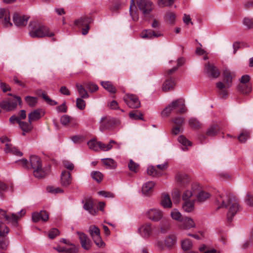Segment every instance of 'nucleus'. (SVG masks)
<instances>
[{
	"mask_svg": "<svg viewBox=\"0 0 253 253\" xmlns=\"http://www.w3.org/2000/svg\"><path fill=\"white\" fill-rule=\"evenodd\" d=\"M237 89L243 94H248L251 91V86L246 84H240L237 86Z\"/></svg>",
	"mask_w": 253,
	"mask_h": 253,
	"instance_id": "38",
	"label": "nucleus"
},
{
	"mask_svg": "<svg viewBox=\"0 0 253 253\" xmlns=\"http://www.w3.org/2000/svg\"><path fill=\"white\" fill-rule=\"evenodd\" d=\"M194 200L184 201L182 206L183 210L187 212L193 211L194 209Z\"/></svg>",
	"mask_w": 253,
	"mask_h": 253,
	"instance_id": "34",
	"label": "nucleus"
},
{
	"mask_svg": "<svg viewBox=\"0 0 253 253\" xmlns=\"http://www.w3.org/2000/svg\"><path fill=\"white\" fill-rule=\"evenodd\" d=\"M9 232V228L2 222H0V237H5Z\"/></svg>",
	"mask_w": 253,
	"mask_h": 253,
	"instance_id": "50",
	"label": "nucleus"
},
{
	"mask_svg": "<svg viewBox=\"0 0 253 253\" xmlns=\"http://www.w3.org/2000/svg\"><path fill=\"white\" fill-rule=\"evenodd\" d=\"M77 86L78 92L81 97L86 98L88 97L87 92L82 85L77 84Z\"/></svg>",
	"mask_w": 253,
	"mask_h": 253,
	"instance_id": "52",
	"label": "nucleus"
},
{
	"mask_svg": "<svg viewBox=\"0 0 253 253\" xmlns=\"http://www.w3.org/2000/svg\"><path fill=\"white\" fill-rule=\"evenodd\" d=\"M211 194L205 191H200L197 195V200L198 202L202 203L205 202L209 198Z\"/></svg>",
	"mask_w": 253,
	"mask_h": 253,
	"instance_id": "35",
	"label": "nucleus"
},
{
	"mask_svg": "<svg viewBox=\"0 0 253 253\" xmlns=\"http://www.w3.org/2000/svg\"><path fill=\"white\" fill-rule=\"evenodd\" d=\"M88 232L97 247H102L105 246V243L101 238L98 227L95 225H91L89 227Z\"/></svg>",
	"mask_w": 253,
	"mask_h": 253,
	"instance_id": "7",
	"label": "nucleus"
},
{
	"mask_svg": "<svg viewBox=\"0 0 253 253\" xmlns=\"http://www.w3.org/2000/svg\"><path fill=\"white\" fill-rule=\"evenodd\" d=\"M173 110L177 114H183L187 112L184 100L182 98L176 99L171 103Z\"/></svg>",
	"mask_w": 253,
	"mask_h": 253,
	"instance_id": "12",
	"label": "nucleus"
},
{
	"mask_svg": "<svg viewBox=\"0 0 253 253\" xmlns=\"http://www.w3.org/2000/svg\"><path fill=\"white\" fill-rule=\"evenodd\" d=\"M129 13L134 21H136L138 20V14L136 11V7L135 4L134 0H131L129 7Z\"/></svg>",
	"mask_w": 253,
	"mask_h": 253,
	"instance_id": "30",
	"label": "nucleus"
},
{
	"mask_svg": "<svg viewBox=\"0 0 253 253\" xmlns=\"http://www.w3.org/2000/svg\"><path fill=\"white\" fill-rule=\"evenodd\" d=\"M175 179L180 183H184L187 180V175L184 173H178L176 175Z\"/></svg>",
	"mask_w": 253,
	"mask_h": 253,
	"instance_id": "53",
	"label": "nucleus"
},
{
	"mask_svg": "<svg viewBox=\"0 0 253 253\" xmlns=\"http://www.w3.org/2000/svg\"><path fill=\"white\" fill-rule=\"evenodd\" d=\"M82 203L84 204V209L87 211L89 213L94 215L96 211L93 209V202L91 199H86L84 201H83Z\"/></svg>",
	"mask_w": 253,
	"mask_h": 253,
	"instance_id": "25",
	"label": "nucleus"
},
{
	"mask_svg": "<svg viewBox=\"0 0 253 253\" xmlns=\"http://www.w3.org/2000/svg\"><path fill=\"white\" fill-rule=\"evenodd\" d=\"M46 190L48 193L52 194H57L63 192V190L61 188L56 187L55 186H48L46 187Z\"/></svg>",
	"mask_w": 253,
	"mask_h": 253,
	"instance_id": "42",
	"label": "nucleus"
},
{
	"mask_svg": "<svg viewBox=\"0 0 253 253\" xmlns=\"http://www.w3.org/2000/svg\"><path fill=\"white\" fill-rule=\"evenodd\" d=\"M91 176L92 178L98 182L102 181L103 174L98 171H94L91 172Z\"/></svg>",
	"mask_w": 253,
	"mask_h": 253,
	"instance_id": "54",
	"label": "nucleus"
},
{
	"mask_svg": "<svg viewBox=\"0 0 253 253\" xmlns=\"http://www.w3.org/2000/svg\"><path fill=\"white\" fill-rule=\"evenodd\" d=\"M205 72L213 78L218 77L220 72L218 69L213 64L208 63L205 65Z\"/></svg>",
	"mask_w": 253,
	"mask_h": 253,
	"instance_id": "18",
	"label": "nucleus"
},
{
	"mask_svg": "<svg viewBox=\"0 0 253 253\" xmlns=\"http://www.w3.org/2000/svg\"><path fill=\"white\" fill-rule=\"evenodd\" d=\"M8 95L10 97L0 102V107L6 111H11L17 107L18 103L21 105L22 99L20 97L12 95L11 93H8Z\"/></svg>",
	"mask_w": 253,
	"mask_h": 253,
	"instance_id": "5",
	"label": "nucleus"
},
{
	"mask_svg": "<svg viewBox=\"0 0 253 253\" xmlns=\"http://www.w3.org/2000/svg\"><path fill=\"white\" fill-rule=\"evenodd\" d=\"M179 222V227L181 229L189 230L196 226L193 219L189 217H183Z\"/></svg>",
	"mask_w": 253,
	"mask_h": 253,
	"instance_id": "16",
	"label": "nucleus"
},
{
	"mask_svg": "<svg viewBox=\"0 0 253 253\" xmlns=\"http://www.w3.org/2000/svg\"><path fill=\"white\" fill-rule=\"evenodd\" d=\"M122 143L118 142L113 139H110L108 143L105 144L101 141H97L95 139L93 138L87 142V145L90 149L98 152L99 150L103 151H109L113 148L116 149L121 148Z\"/></svg>",
	"mask_w": 253,
	"mask_h": 253,
	"instance_id": "3",
	"label": "nucleus"
},
{
	"mask_svg": "<svg viewBox=\"0 0 253 253\" xmlns=\"http://www.w3.org/2000/svg\"><path fill=\"white\" fill-rule=\"evenodd\" d=\"M159 225V229L161 233H166L170 228V222L169 220L166 217H163L161 219Z\"/></svg>",
	"mask_w": 253,
	"mask_h": 253,
	"instance_id": "23",
	"label": "nucleus"
},
{
	"mask_svg": "<svg viewBox=\"0 0 253 253\" xmlns=\"http://www.w3.org/2000/svg\"><path fill=\"white\" fill-rule=\"evenodd\" d=\"M31 123H30L29 121L28 122H24L23 121L19 122V126L23 131L22 133L23 135H25V132H29L33 129V127Z\"/></svg>",
	"mask_w": 253,
	"mask_h": 253,
	"instance_id": "31",
	"label": "nucleus"
},
{
	"mask_svg": "<svg viewBox=\"0 0 253 253\" xmlns=\"http://www.w3.org/2000/svg\"><path fill=\"white\" fill-rule=\"evenodd\" d=\"M102 161L105 165L109 166L111 169H115L117 167L116 162L111 158L103 159Z\"/></svg>",
	"mask_w": 253,
	"mask_h": 253,
	"instance_id": "46",
	"label": "nucleus"
},
{
	"mask_svg": "<svg viewBox=\"0 0 253 253\" xmlns=\"http://www.w3.org/2000/svg\"><path fill=\"white\" fill-rule=\"evenodd\" d=\"M29 26V34L32 38H42L45 36L52 37L54 36L53 32H50L46 27L38 22H30Z\"/></svg>",
	"mask_w": 253,
	"mask_h": 253,
	"instance_id": "4",
	"label": "nucleus"
},
{
	"mask_svg": "<svg viewBox=\"0 0 253 253\" xmlns=\"http://www.w3.org/2000/svg\"><path fill=\"white\" fill-rule=\"evenodd\" d=\"M101 85L107 90L111 93H114L116 91V89L112 84L109 82H102Z\"/></svg>",
	"mask_w": 253,
	"mask_h": 253,
	"instance_id": "40",
	"label": "nucleus"
},
{
	"mask_svg": "<svg viewBox=\"0 0 253 253\" xmlns=\"http://www.w3.org/2000/svg\"><path fill=\"white\" fill-rule=\"evenodd\" d=\"M175 18V13L170 11H167L164 16L165 21L170 24H173L174 23Z\"/></svg>",
	"mask_w": 253,
	"mask_h": 253,
	"instance_id": "32",
	"label": "nucleus"
},
{
	"mask_svg": "<svg viewBox=\"0 0 253 253\" xmlns=\"http://www.w3.org/2000/svg\"><path fill=\"white\" fill-rule=\"evenodd\" d=\"M9 242L7 239L0 238V249L6 250L9 246Z\"/></svg>",
	"mask_w": 253,
	"mask_h": 253,
	"instance_id": "59",
	"label": "nucleus"
},
{
	"mask_svg": "<svg viewBox=\"0 0 253 253\" xmlns=\"http://www.w3.org/2000/svg\"><path fill=\"white\" fill-rule=\"evenodd\" d=\"M249 133L247 131H243L238 136V139L242 143L245 142L249 138Z\"/></svg>",
	"mask_w": 253,
	"mask_h": 253,
	"instance_id": "62",
	"label": "nucleus"
},
{
	"mask_svg": "<svg viewBox=\"0 0 253 253\" xmlns=\"http://www.w3.org/2000/svg\"><path fill=\"white\" fill-rule=\"evenodd\" d=\"M153 227L150 223H145L138 228V233L144 239H148L153 234Z\"/></svg>",
	"mask_w": 253,
	"mask_h": 253,
	"instance_id": "9",
	"label": "nucleus"
},
{
	"mask_svg": "<svg viewBox=\"0 0 253 253\" xmlns=\"http://www.w3.org/2000/svg\"><path fill=\"white\" fill-rule=\"evenodd\" d=\"M162 34L160 32L155 33L153 31L148 29L143 31L140 36L141 38L144 39H153L155 38L161 37Z\"/></svg>",
	"mask_w": 253,
	"mask_h": 253,
	"instance_id": "20",
	"label": "nucleus"
},
{
	"mask_svg": "<svg viewBox=\"0 0 253 253\" xmlns=\"http://www.w3.org/2000/svg\"><path fill=\"white\" fill-rule=\"evenodd\" d=\"M177 65L175 67H173L172 68L169 69L166 73V76L167 77H169V76L173 73L180 66H181L184 63V59L182 58H179L176 61H175Z\"/></svg>",
	"mask_w": 253,
	"mask_h": 253,
	"instance_id": "36",
	"label": "nucleus"
},
{
	"mask_svg": "<svg viewBox=\"0 0 253 253\" xmlns=\"http://www.w3.org/2000/svg\"><path fill=\"white\" fill-rule=\"evenodd\" d=\"M172 111H174L171 103H170L162 111V116L165 118L168 117Z\"/></svg>",
	"mask_w": 253,
	"mask_h": 253,
	"instance_id": "48",
	"label": "nucleus"
},
{
	"mask_svg": "<svg viewBox=\"0 0 253 253\" xmlns=\"http://www.w3.org/2000/svg\"><path fill=\"white\" fill-rule=\"evenodd\" d=\"M192 246L193 245L191 241L188 239L183 240L181 241V247L184 251L190 250Z\"/></svg>",
	"mask_w": 253,
	"mask_h": 253,
	"instance_id": "47",
	"label": "nucleus"
},
{
	"mask_svg": "<svg viewBox=\"0 0 253 253\" xmlns=\"http://www.w3.org/2000/svg\"><path fill=\"white\" fill-rule=\"evenodd\" d=\"M216 203L218 205L217 209L229 206L227 219L232 221L233 217L239 210L238 200L235 197H230L227 195L219 194L216 197Z\"/></svg>",
	"mask_w": 253,
	"mask_h": 253,
	"instance_id": "2",
	"label": "nucleus"
},
{
	"mask_svg": "<svg viewBox=\"0 0 253 253\" xmlns=\"http://www.w3.org/2000/svg\"><path fill=\"white\" fill-rule=\"evenodd\" d=\"M129 117L130 119L134 120H142V114L137 110L133 111L129 113Z\"/></svg>",
	"mask_w": 253,
	"mask_h": 253,
	"instance_id": "49",
	"label": "nucleus"
},
{
	"mask_svg": "<svg viewBox=\"0 0 253 253\" xmlns=\"http://www.w3.org/2000/svg\"><path fill=\"white\" fill-rule=\"evenodd\" d=\"M79 239L82 247L85 250H89L92 246V242L88 236L83 232H77Z\"/></svg>",
	"mask_w": 253,
	"mask_h": 253,
	"instance_id": "15",
	"label": "nucleus"
},
{
	"mask_svg": "<svg viewBox=\"0 0 253 253\" xmlns=\"http://www.w3.org/2000/svg\"><path fill=\"white\" fill-rule=\"evenodd\" d=\"M172 121L175 126L182 127L185 123V119L182 116H176L172 119Z\"/></svg>",
	"mask_w": 253,
	"mask_h": 253,
	"instance_id": "51",
	"label": "nucleus"
},
{
	"mask_svg": "<svg viewBox=\"0 0 253 253\" xmlns=\"http://www.w3.org/2000/svg\"><path fill=\"white\" fill-rule=\"evenodd\" d=\"M72 179L71 173L64 171V187L69 186L72 182Z\"/></svg>",
	"mask_w": 253,
	"mask_h": 253,
	"instance_id": "57",
	"label": "nucleus"
},
{
	"mask_svg": "<svg viewBox=\"0 0 253 253\" xmlns=\"http://www.w3.org/2000/svg\"><path fill=\"white\" fill-rule=\"evenodd\" d=\"M25 213V211L22 210L18 212V215H16L14 213L9 215L5 211L0 209V219L5 220L8 223H11L13 225H16L19 217L22 216Z\"/></svg>",
	"mask_w": 253,
	"mask_h": 253,
	"instance_id": "6",
	"label": "nucleus"
},
{
	"mask_svg": "<svg viewBox=\"0 0 253 253\" xmlns=\"http://www.w3.org/2000/svg\"><path fill=\"white\" fill-rule=\"evenodd\" d=\"M114 124L113 119L109 116H103L100 120L99 130L103 132L106 130L111 129Z\"/></svg>",
	"mask_w": 253,
	"mask_h": 253,
	"instance_id": "10",
	"label": "nucleus"
},
{
	"mask_svg": "<svg viewBox=\"0 0 253 253\" xmlns=\"http://www.w3.org/2000/svg\"><path fill=\"white\" fill-rule=\"evenodd\" d=\"M75 25L78 28H81L88 25V23L85 18L81 17L75 21Z\"/></svg>",
	"mask_w": 253,
	"mask_h": 253,
	"instance_id": "43",
	"label": "nucleus"
},
{
	"mask_svg": "<svg viewBox=\"0 0 253 253\" xmlns=\"http://www.w3.org/2000/svg\"><path fill=\"white\" fill-rule=\"evenodd\" d=\"M139 9L144 14H149L153 9L152 3L148 0H136Z\"/></svg>",
	"mask_w": 253,
	"mask_h": 253,
	"instance_id": "13",
	"label": "nucleus"
},
{
	"mask_svg": "<svg viewBox=\"0 0 253 253\" xmlns=\"http://www.w3.org/2000/svg\"><path fill=\"white\" fill-rule=\"evenodd\" d=\"M138 165L134 163L132 160H130L128 164V167L130 170L136 172L137 170L138 169Z\"/></svg>",
	"mask_w": 253,
	"mask_h": 253,
	"instance_id": "60",
	"label": "nucleus"
},
{
	"mask_svg": "<svg viewBox=\"0 0 253 253\" xmlns=\"http://www.w3.org/2000/svg\"><path fill=\"white\" fill-rule=\"evenodd\" d=\"M188 123L190 126L194 129H198L202 127V124L196 118H190Z\"/></svg>",
	"mask_w": 253,
	"mask_h": 253,
	"instance_id": "37",
	"label": "nucleus"
},
{
	"mask_svg": "<svg viewBox=\"0 0 253 253\" xmlns=\"http://www.w3.org/2000/svg\"><path fill=\"white\" fill-rule=\"evenodd\" d=\"M175 0H159L158 5L160 7H164L171 6Z\"/></svg>",
	"mask_w": 253,
	"mask_h": 253,
	"instance_id": "55",
	"label": "nucleus"
},
{
	"mask_svg": "<svg viewBox=\"0 0 253 253\" xmlns=\"http://www.w3.org/2000/svg\"><path fill=\"white\" fill-rule=\"evenodd\" d=\"M10 19L9 11L7 9L0 8V21L3 26L9 27L12 25Z\"/></svg>",
	"mask_w": 253,
	"mask_h": 253,
	"instance_id": "14",
	"label": "nucleus"
},
{
	"mask_svg": "<svg viewBox=\"0 0 253 253\" xmlns=\"http://www.w3.org/2000/svg\"><path fill=\"white\" fill-rule=\"evenodd\" d=\"M155 185V182L152 181H149L143 184L141 189L143 194L145 196L150 195L153 192Z\"/></svg>",
	"mask_w": 253,
	"mask_h": 253,
	"instance_id": "21",
	"label": "nucleus"
},
{
	"mask_svg": "<svg viewBox=\"0 0 253 253\" xmlns=\"http://www.w3.org/2000/svg\"><path fill=\"white\" fill-rule=\"evenodd\" d=\"M219 129V127L217 125H213L210 126L207 131V135L210 136H213L215 135Z\"/></svg>",
	"mask_w": 253,
	"mask_h": 253,
	"instance_id": "44",
	"label": "nucleus"
},
{
	"mask_svg": "<svg viewBox=\"0 0 253 253\" xmlns=\"http://www.w3.org/2000/svg\"><path fill=\"white\" fill-rule=\"evenodd\" d=\"M4 151L6 153H10L13 155L18 156H22L23 155L22 153L18 150L16 147L7 143L5 144Z\"/></svg>",
	"mask_w": 253,
	"mask_h": 253,
	"instance_id": "29",
	"label": "nucleus"
},
{
	"mask_svg": "<svg viewBox=\"0 0 253 253\" xmlns=\"http://www.w3.org/2000/svg\"><path fill=\"white\" fill-rule=\"evenodd\" d=\"M123 99L126 105L131 108L136 109L140 107V101L136 95L127 93L124 96Z\"/></svg>",
	"mask_w": 253,
	"mask_h": 253,
	"instance_id": "8",
	"label": "nucleus"
},
{
	"mask_svg": "<svg viewBox=\"0 0 253 253\" xmlns=\"http://www.w3.org/2000/svg\"><path fill=\"white\" fill-rule=\"evenodd\" d=\"M224 81L226 84V86L229 88L232 86V76L228 70H225L223 72Z\"/></svg>",
	"mask_w": 253,
	"mask_h": 253,
	"instance_id": "33",
	"label": "nucleus"
},
{
	"mask_svg": "<svg viewBox=\"0 0 253 253\" xmlns=\"http://www.w3.org/2000/svg\"><path fill=\"white\" fill-rule=\"evenodd\" d=\"M207 249V246L205 245H202L200 248H199V250L202 252V251H205V252L204 253H219V252L214 249Z\"/></svg>",
	"mask_w": 253,
	"mask_h": 253,
	"instance_id": "63",
	"label": "nucleus"
},
{
	"mask_svg": "<svg viewBox=\"0 0 253 253\" xmlns=\"http://www.w3.org/2000/svg\"><path fill=\"white\" fill-rule=\"evenodd\" d=\"M147 173L148 175L153 176H159L160 174L159 171L157 170L156 168L152 166L148 167L147 169Z\"/></svg>",
	"mask_w": 253,
	"mask_h": 253,
	"instance_id": "56",
	"label": "nucleus"
},
{
	"mask_svg": "<svg viewBox=\"0 0 253 253\" xmlns=\"http://www.w3.org/2000/svg\"><path fill=\"white\" fill-rule=\"evenodd\" d=\"M78 248L67 240L64 239V253H76Z\"/></svg>",
	"mask_w": 253,
	"mask_h": 253,
	"instance_id": "26",
	"label": "nucleus"
},
{
	"mask_svg": "<svg viewBox=\"0 0 253 253\" xmlns=\"http://www.w3.org/2000/svg\"><path fill=\"white\" fill-rule=\"evenodd\" d=\"M245 202L247 205L253 207V195L248 193L245 198Z\"/></svg>",
	"mask_w": 253,
	"mask_h": 253,
	"instance_id": "64",
	"label": "nucleus"
},
{
	"mask_svg": "<svg viewBox=\"0 0 253 253\" xmlns=\"http://www.w3.org/2000/svg\"><path fill=\"white\" fill-rule=\"evenodd\" d=\"M178 141L183 145V147H182L181 148L183 151L187 150V146H190L191 145V143L183 135L180 136L178 138Z\"/></svg>",
	"mask_w": 253,
	"mask_h": 253,
	"instance_id": "39",
	"label": "nucleus"
},
{
	"mask_svg": "<svg viewBox=\"0 0 253 253\" xmlns=\"http://www.w3.org/2000/svg\"><path fill=\"white\" fill-rule=\"evenodd\" d=\"M175 85L174 79L172 77H168L162 85V90L167 92L173 90Z\"/></svg>",
	"mask_w": 253,
	"mask_h": 253,
	"instance_id": "22",
	"label": "nucleus"
},
{
	"mask_svg": "<svg viewBox=\"0 0 253 253\" xmlns=\"http://www.w3.org/2000/svg\"><path fill=\"white\" fill-rule=\"evenodd\" d=\"M49 215L45 211H41V212H35L32 214V220L34 222H37L40 220L46 222L48 220Z\"/></svg>",
	"mask_w": 253,
	"mask_h": 253,
	"instance_id": "19",
	"label": "nucleus"
},
{
	"mask_svg": "<svg viewBox=\"0 0 253 253\" xmlns=\"http://www.w3.org/2000/svg\"><path fill=\"white\" fill-rule=\"evenodd\" d=\"M176 236L174 235H169L166 238L164 243L167 248L172 249L176 244Z\"/></svg>",
	"mask_w": 253,
	"mask_h": 253,
	"instance_id": "28",
	"label": "nucleus"
},
{
	"mask_svg": "<svg viewBox=\"0 0 253 253\" xmlns=\"http://www.w3.org/2000/svg\"><path fill=\"white\" fill-rule=\"evenodd\" d=\"M29 17L21 15L17 13L13 15V20L14 24L17 27L25 26L28 22Z\"/></svg>",
	"mask_w": 253,
	"mask_h": 253,
	"instance_id": "17",
	"label": "nucleus"
},
{
	"mask_svg": "<svg viewBox=\"0 0 253 253\" xmlns=\"http://www.w3.org/2000/svg\"><path fill=\"white\" fill-rule=\"evenodd\" d=\"M161 205L164 208L169 209L172 207V202L168 194H162Z\"/></svg>",
	"mask_w": 253,
	"mask_h": 253,
	"instance_id": "27",
	"label": "nucleus"
},
{
	"mask_svg": "<svg viewBox=\"0 0 253 253\" xmlns=\"http://www.w3.org/2000/svg\"><path fill=\"white\" fill-rule=\"evenodd\" d=\"M16 163L26 169H34V175L38 178L44 177L47 174V171L42 168L41 159L36 155L30 157V163L26 159H22L16 161Z\"/></svg>",
	"mask_w": 253,
	"mask_h": 253,
	"instance_id": "1",
	"label": "nucleus"
},
{
	"mask_svg": "<svg viewBox=\"0 0 253 253\" xmlns=\"http://www.w3.org/2000/svg\"><path fill=\"white\" fill-rule=\"evenodd\" d=\"M243 24L248 28V29H253V20L252 19L246 17L243 20Z\"/></svg>",
	"mask_w": 253,
	"mask_h": 253,
	"instance_id": "61",
	"label": "nucleus"
},
{
	"mask_svg": "<svg viewBox=\"0 0 253 253\" xmlns=\"http://www.w3.org/2000/svg\"><path fill=\"white\" fill-rule=\"evenodd\" d=\"M170 216L173 219L179 222H180L183 218L181 213L176 209H174L171 211Z\"/></svg>",
	"mask_w": 253,
	"mask_h": 253,
	"instance_id": "41",
	"label": "nucleus"
},
{
	"mask_svg": "<svg viewBox=\"0 0 253 253\" xmlns=\"http://www.w3.org/2000/svg\"><path fill=\"white\" fill-rule=\"evenodd\" d=\"M25 99L29 106L31 107L34 106L37 102V99L36 97H34L30 96L26 97Z\"/></svg>",
	"mask_w": 253,
	"mask_h": 253,
	"instance_id": "58",
	"label": "nucleus"
},
{
	"mask_svg": "<svg viewBox=\"0 0 253 253\" xmlns=\"http://www.w3.org/2000/svg\"><path fill=\"white\" fill-rule=\"evenodd\" d=\"M44 115V113L42 110L37 109L31 112L28 115V120L30 123L39 120Z\"/></svg>",
	"mask_w": 253,
	"mask_h": 253,
	"instance_id": "24",
	"label": "nucleus"
},
{
	"mask_svg": "<svg viewBox=\"0 0 253 253\" xmlns=\"http://www.w3.org/2000/svg\"><path fill=\"white\" fill-rule=\"evenodd\" d=\"M148 218L153 221H159L164 217V212L158 209H151L146 212Z\"/></svg>",
	"mask_w": 253,
	"mask_h": 253,
	"instance_id": "11",
	"label": "nucleus"
},
{
	"mask_svg": "<svg viewBox=\"0 0 253 253\" xmlns=\"http://www.w3.org/2000/svg\"><path fill=\"white\" fill-rule=\"evenodd\" d=\"M69 124L71 127H75L78 125L76 121L68 116L64 115V126Z\"/></svg>",
	"mask_w": 253,
	"mask_h": 253,
	"instance_id": "45",
	"label": "nucleus"
}]
</instances>
